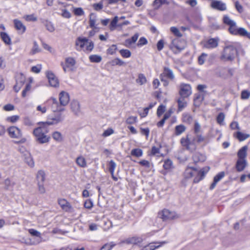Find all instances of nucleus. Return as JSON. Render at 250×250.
I'll return each mask as SVG.
<instances>
[{
  "label": "nucleus",
  "instance_id": "nucleus-1",
  "mask_svg": "<svg viewBox=\"0 0 250 250\" xmlns=\"http://www.w3.org/2000/svg\"><path fill=\"white\" fill-rule=\"evenodd\" d=\"M209 170V167H205L200 170L193 167H188L184 173V178L186 180H188L195 176V177L193 181L194 183H197L204 178L205 174Z\"/></svg>",
  "mask_w": 250,
  "mask_h": 250
},
{
  "label": "nucleus",
  "instance_id": "nucleus-2",
  "mask_svg": "<svg viewBox=\"0 0 250 250\" xmlns=\"http://www.w3.org/2000/svg\"><path fill=\"white\" fill-rule=\"evenodd\" d=\"M44 124V122L38 123L40 126L35 128L33 131L36 141L41 144L48 143L50 139V137L46 135V133H48L49 131L47 128L48 125Z\"/></svg>",
  "mask_w": 250,
  "mask_h": 250
},
{
  "label": "nucleus",
  "instance_id": "nucleus-3",
  "mask_svg": "<svg viewBox=\"0 0 250 250\" xmlns=\"http://www.w3.org/2000/svg\"><path fill=\"white\" fill-rule=\"evenodd\" d=\"M205 138L202 135L201 133L199 134H195V137L192 141H190L188 138V136L187 135L186 137H183L181 138L180 142L182 146L186 148L190 151H193L195 150L196 146L194 143V142L197 143H200L205 141Z\"/></svg>",
  "mask_w": 250,
  "mask_h": 250
},
{
  "label": "nucleus",
  "instance_id": "nucleus-4",
  "mask_svg": "<svg viewBox=\"0 0 250 250\" xmlns=\"http://www.w3.org/2000/svg\"><path fill=\"white\" fill-rule=\"evenodd\" d=\"M7 132L10 138L19 140L16 142V143L23 144L26 142V139L22 137V131L18 127L15 126H10L7 129Z\"/></svg>",
  "mask_w": 250,
  "mask_h": 250
},
{
  "label": "nucleus",
  "instance_id": "nucleus-5",
  "mask_svg": "<svg viewBox=\"0 0 250 250\" xmlns=\"http://www.w3.org/2000/svg\"><path fill=\"white\" fill-rule=\"evenodd\" d=\"M160 78L163 83V85L167 86L169 83L167 79L173 81L175 79V75L172 69L168 67L165 66L163 68L162 73L160 75Z\"/></svg>",
  "mask_w": 250,
  "mask_h": 250
},
{
  "label": "nucleus",
  "instance_id": "nucleus-6",
  "mask_svg": "<svg viewBox=\"0 0 250 250\" xmlns=\"http://www.w3.org/2000/svg\"><path fill=\"white\" fill-rule=\"evenodd\" d=\"M186 45V42L184 40L179 38H175L171 40L169 47L174 53L177 54L184 49Z\"/></svg>",
  "mask_w": 250,
  "mask_h": 250
},
{
  "label": "nucleus",
  "instance_id": "nucleus-7",
  "mask_svg": "<svg viewBox=\"0 0 250 250\" xmlns=\"http://www.w3.org/2000/svg\"><path fill=\"white\" fill-rule=\"evenodd\" d=\"M229 33L233 35H239L242 37H246L250 39V33L248 32L245 28L238 27L236 22L229 26Z\"/></svg>",
  "mask_w": 250,
  "mask_h": 250
},
{
  "label": "nucleus",
  "instance_id": "nucleus-8",
  "mask_svg": "<svg viewBox=\"0 0 250 250\" xmlns=\"http://www.w3.org/2000/svg\"><path fill=\"white\" fill-rule=\"evenodd\" d=\"M237 51L232 45L226 46L221 56V59L225 61H231L234 59Z\"/></svg>",
  "mask_w": 250,
  "mask_h": 250
},
{
  "label": "nucleus",
  "instance_id": "nucleus-9",
  "mask_svg": "<svg viewBox=\"0 0 250 250\" xmlns=\"http://www.w3.org/2000/svg\"><path fill=\"white\" fill-rule=\"evenodd\" d=\"M159 217L164 221L173 220L178 218V215L174 211L167 209H164L158 213Z\"/></svg>",
  "mask_w": 250,
  "mask_h": 250
},
{
  "label": "nucleus",
  "instance_id": "nucleus-10",
  "mask_svg": "<svg viewBox=\"0 0 250 250\" xmlns=\"http://www.w3.org/2000/svg\"><path fill=\"white\" fill-rule=\"evenodd\" d=\"M54 113V115L50 116L49 118V120L44 122V124H47V125L49 126L53 125H57L63 121L64 116L61 113V112H56Z\"/></svg>",
  "mask_w": 250,
  "mask_h": 250
},
{
  "label": "nucleus",
  "instance_id": "nucleus-11",
  "mask_svg": "<svg viewBox=\"0 0 250 250\" xmlns=\"http://www.w3.org/2000/svg\"><path fill=\"white\" fill-rule=\"evenodd\" d=\"M179 93L182 98H187L192 94V89L190 84L182 83L179 85Z\"/></svg>",
  "mask_w": 250,
  "mask_h": 250
},
{
  "label": "nucleus",
  "instance_id": "nucleus-12",
  "mask_svg": "<svg viewBox=\"0 0 250 250\" xmlns=\"http://www.w3.org/2000/svg\"><path fill=\"white\" fill-rule=\"evenodd\" d=\"M48 102L51 104V109L53 112H62L65 110V108L60 103H59L56 99L54 98H51Z\"/></svg>",
  "mask_w": 250,
  "mask_h": 250
},
{
  "label": "nucleus",
  "instance_id": "nucleus-13",
  "mask_svg": "<svg viewBox=\"0 0 250 250\" xmlns=\"http://www.w3.org/2000/svg\"><path fill=\"white\" fill-rule=\"evenodd\" d=\"M59 205L62 209L66 212H71L73 211V208L70 204L65 199H59L58 200Z\"/></svg>",
  "mask_w": 250,
  "mask_h": 250
},
{
  "label": "nucleus",
  "instance_id": "nucleus-14",
  "mask_svg": "<svg viewBox=\"0 0 250 250\" xmlns=\"http://www.w3.org/2000/svg\"><path fill=\"white\" fill-rule=\"evenodd\" d=\"M46 74L50 85L52 87H58L59 82L54 74L51 71H47Z\"/></svg>",
  "mask_w": 250,
  "mask_h": 250
},
{
  "label": "nucleus",
  "instance_id": "nucleus-15",
  "mask_svg": "<svg viewBox=\"0 0 250 250\" xmlns=\"http://www.w3.org/2000/svg\"><path fill=\"white\" fill-rule=\"evenodd\" d=\"M88 39L86 38L78 37L75 41V48L78 51L84 50L86 43H87Z\"/></svg>",
  "mask_w": 250,
  "mask_h": 250
},
{
  "label": "nucleus",
  "instance_id": "nucleus-16",
  "mask_svg": "<svg viewBox=\"0 0 250 250\" xmlns=\"http://www.w3.org/2000/svg\"><path fill=\"white\" fill-rule=\"evenodd\" d=\"M211 6L213 9L223 11L227 9V6L225 3L221 0H212Z\"/></svg>",
  "mask_w": 250,
  "mask_h": 250
},
{
  "label": "nucleus",
  "instance_id": "nucleus-17",
  "mask_svg": "<svg viewBox=\"0 0 250 250\" xmlns=\"http://www.w3.org/2000/svg\"><path fill=\"white\" fill-rule=\"evenodd\" d=\"M69 95L65 91H62L59 94V100L61 105L63 106L66 105L69 101Z\"/></svg>",
  "mask_w": 250,
  "mask_h": 250
},
{
  "label": "nucleus",
  "instance_id": "nucleus-18",
  "mask_svg": "<svg viewBox=\"0 0 250 250\" xmlns=\"http://www.w3.org/2000/svg\"><path fill=\"white\" fill-rule=\"evenodd\" d=\"M70 107L72 111L75 115L79 116L81 114V111L80 109V104L77 101H73L71 103Z\"/></svg>",
  "mask_w": 250,
  "mask_h": 250
},
{
  "label": "nucleus",
  "instance_id": "nucleus-19",
  "mask_svg": "<svg viewBox=\"0 0 250 250\" xmlns=\"http://www.w3.org/2000/svg\"><path fill=\"white\" fill-rule=\"evenodd\" d=\"M14 23L15 28L19 34H22L25 32L26 27L21 21L15 19L14 20Z\"/></svg>",
  "mask_w": 250,
  "mask_h": 250
},
{
  "label": "nucleus",
  "instance_id": "nucleus-20",
  "mask_svg": "<svg viewBox=\"0 0 250 250\" xmlns=\"http://www.w3.org/2000/svg\"><path fill=\"white\" fill-rule=\"evenodd\" d=\"M166 241H162L161 242H155L149 244L148 245L145 246L142 249V250H154L162 246L163 245L166 244Z\"/></svg>",
  "mask_w": 250,
  "mask_h": 250
},
{
  "label": "nucleus",
  "instance_id": "nucleus-21",
  "mask_svg": "<svg viewBox=\"0 0 250 250\" xmlns=\"http://www.w3.org/2000/svg\"><path fill=\"white\" fill-rule=\"evenodd\" d=\"M218 45V41L215 39H210L204 44V47L208 49H212L216 47Z\"/></svg>",
  "mask_w": 250,
  "mask_h": 250
},
{
  "label": "nucleus",
  "instance_id": "nucleus-22",
  "mask_svg": "<svg viewBox=\"0 0 250 250\" xmlns=\"http://www.w3.org/2000/svg\"><path fill=\"white\" fill-rule=\"evenodd\" d=\"M247 166V160H237L236 164V170L238 172L242 171L244 170Z\"/></svg>",
  "mask_w": 250,
  "mask_h": 250
},
{
  "label": "nucleus",
  "instance_id": "nucleus-23",
  "mask_svg": "<svg viewBox=\"0 0 250 250\" xmlns=\"http://www.w3.org/2000/svg\"><path fill=\"white\" fill-rule=\"evenodd\" d=\"M24 161L25 163L31 167H33L35 166V163L31 154L26 151L24 154Z\"/></svg>",
  "mask_w": 250,
  "mask_h": 250
},
{
  "label": "nucleus",
  "instance_id": "nucleus-24",
  "mask_svg": "<svg viewBox=\"0 0 250 250\" xmlns=\"http://www.w3.org/2000/svg\"><path fill=\"white\" fill-rule=\"evenodd\" d=\"M248 149V146H245L239 150L237 153L238 160H246Z\"/></svg>",
  "mask_w": 250,
  "mask_h": 250
},
{
  "label": "nucleus",
  "instance_id": "nucleus-25",
  "mask_svg": "<svg viewBox=\"0 0 250 250\" xmlns=\"http://www.w3.org/2000/svg\"><path fill=\"white\" fill-rule=\"evenodd\" d=\"M143 239L141 237L133 236L125 240L124 241H122V243H126L128 244H137L141 243Z\"/></svg>",
  "mask_w": 250,
  "mask_h": 250
},
{
  "label": "nucleus",
  "instance_id": "nucleus-26",
  "mask_svg": "<svg viewBox=\"0 0 250 250\" xmlns=\"http://www.w3.org/2000/svg\"><path fill=\"white\" fill-rule=\"evenodd\" d=\"M76 163L81 167L85 168L87 167V162L86 159L82 155H80L76 158Z\"/></svg>",
  "mask_w": 250,
  "mask_h": 250
},
{
  "label": "nucleus",
  "instance_id": "nucleus-27",
  "mask_svg": "<svg viewBox=\"0 0 250 250\" xmlns=\"http://www.w3.org/2000/svg\"><path fill=\"white\" fill-rule=\"evenodd\" d=\"M20 77L21 80H19L17 79L16 84L14 86V89L16 92H18L20 90L25 80V77L23 75H21Z\"/></svg>",
  "mask_w": 250,
  "mask_h": 250
},
{
  "label": "nucleus",
  "instance_id": "nucleus-28",
  "mask_svg": "<svg viewBox=\"0 0 250 250\" xmlns=\"http://www.w3.org/2000/svg\"><path fill=\"white\" fill-rule=\"evenodd\" d=\"M45 179V172L42 170H40L36 174L37 183H44Z\"/></svg>",
  "mask_w": 250,
  "mask_h": 250
},
{
  "label": "nucleus",
  "instance_id": "nucleus-29",
  "mask_svg": "<svg viewBox=\"0 0 250 250\" xmlns=\"http://www.w3.org/2000/svg\"><path fill=\"white\" fill-rule=\"evenodd\" d=\"M192 158L195 163L204 162L206 159V157L204 155L198 152L195 153L193 155Z\"/></svg>",
  "mask_w": 250,
  "mask_h": 250
},
{
  "label": "nucleus",
  "instance_id": "nucleus-30",
  "mask_svg": "<svg viewBox=\"0 0 250 250\" xmlns=\"http://www.w3.org/2000/svg\"><path fill=\"white\" fill-rule=\"evenodd\" d=\"M193 121L192 116L189 113H184L182 115V121L183 122L187 124H191Z\"/></svg>",
  "mask_w": 250,
  "mask_h": 250
},
{
  "label": "nucleus",
  "instance_id": "nucleus-31",
  "mask_svg": "<svg viewBox=\"0 0 250 250\" xmlns=\"http://www.w3.org/2000/svg\"><path fill=\"white\" fill-rule=\"evenodd\" d=\"M185 98L180 97L177 101L178 104V110L182 111L187 105V103L185 100Z\"/></svg>",
  "mask_w": 250,
  "mask_h": 250
},
{
  "label": "nucleus",
  "instance_id": "nucleus-32",
  "mask_svg": "<svg viewBox=\"0 0 250 250\" xmlns=\"http://www.w3.org/2000/svg\"><path fill=\"white\" fill-rule=\"evenodd\" d=\"M186 128L185 125H180L176 126L175 128V134L176 135H180L185 131Z\"/></svg>",
  "mask_w": 250,
  "mask_h": 250
},
{
  "label": "nucleus",
  "instance_id": "nucleus-33",
  "mask_svg": "<svg viewBox=\"0 0 250 250\" xmlns=\"http://www.w3.org/2000/svg\"><path fill=\"white\" fill-rule=\"evenodd\" d=\"M112 66L119 65L122 66L125 64V62L119 58H115L109 62Z\"/></svg>",
  "mask_w": 250,
  "mask_h": 250
},
{
  "label": "nucleus",
  "instance_id": "nucleus-34",
  "mask_svg": "<svg viewBox=\"0 0 250 250\" xmlns=\"http://www.w3.org/2000/svg\"><path fill=\"white\" fill-rule=\"evenodd\" d=\"M89 59L91 62L99 63L102 61V58L98 55H91L89 56Z\"/></svg>",
  "mask_w": 250,
  "mask_h": 250
},
{
  "label": "nucleus",
  "instance_id": "nucleus-35",
  "mask_svg": "<svg viewBox=\"0 0 250 250\" xmlns=\"http://www.w3.org/2000/svg\"><path fill=\"white\" fill-rule=\"evenodd\" d=\"M146 79L143 74H139L138 78L136 79V82L140 85H143L146 83Z\"/></svg>",
  "mask_w": 250,
  "mask_h": 250
},
{
  "label": "nucleus",
  "instance_id": "nucleus-36",
  "mask_svg": "<svg viewBox=\"0 0 250 250\" xmlns=\"http://www.w3.org/2000/svg\"><path fill=\"white\" fill-rule=\"evenodd\" d=\"M250 137L249 134H244L241 132H237L236 133V137L240 141H243Z\"/></svg>",
  "mask_w": 250,
  "mask_h": 250
},
{
  "label": "nucleus",
  "instance_id": "nucleus-37",
  "mask_svg": "<svg viewBox=\"0 0 250 250\" xmlns=\"http://www.w3.org/2000/svg\"><path fill=\"white\" fill-rule=\"evenodd\" d=\"M131 155L136 157H140L143 155V151L140 148L133 149L131 151Z\"/></svg>",
  "mask_w": 250,
  "mask_h": 250
},
{
  "label": "nucleus",
  "instance_id": "nucleus-38",
  "mask_svg": "<svg viewBox=\"0 0 250 250\" xmlns=\"http://www.w3.org/2000/svg\"><path fill=\"white\" fill-rule=\"evenodd\" d=\"M2 41L7 44H11V39L9 36L5 32H1L0 34Z\"/></svg>",
  "mask_w": 250,
  "mask_h": 250
},
{
  "label": "nucleus",
  "instance_id": "nucleus-39",
  "mask_svg": "<svg viewBox=\"0 0 250 250\" xmlns=\"http://www.w3.org/2000/svg\"><path fill=\"white\" fill-rule=\"evenodd\" d=\"M53 138L57 142H61L62 140V136L61 132L55 131L52 134Z\"/></svg>",
  "mask_w": 250,
  "mask_h": 250
},
{
  "label": "nucleus",
  "instance_id": "nucleus-40",
  "mask_svg": "<svg viewBox=\"0 0 250 250\" xmlns=\"http://www.w3.org/2000/svg\"><path fill=\"white\" fill-rule=\"evenodd\" d=\"M193 131L194 134H199L202 132L201 126L200 124L196 121L194 122Z\"/></svg>",
  "mask_w": 250,
  "mask_h": 250
},
{
  "label": "nucleus",
  "instance_id": "nucleus-41",
  "mask_svg": "<svg viewBox=\"0 0 250 250\" xmlns=\"http://www.w3.org/2000/svg\"><path fill=\"white\" fill-rule=\"evenodd\" d=\"M138 38V34H135L134 35L131 39H128L125 40V43L126 45H130L133 43H134L136 42Z\"/></svg>",
  "mask_w": 250,
  "mask_h": 250
},
{
  "label": "nucleus",
  "instance_id": "nucleus-42",
  "mask_svg": "<svg viewBox=\"0 0 250 250\" xmlns=\"http://www.w3.org/2000/svg\"><path fill=\"white\" fill-rule=\"evenodd\" d=\"M117 50V47L116 45L113 44L111 45L106 50V53L109 55H114L116 53Z\"/></svg>",
  "mask_w": 250,
  "mask_h": 250
},
{
  "label": "nucleus",
  "instance_id": "nucleus-43",
  "mask_svg": "<svg viewBox=\"0 0 250 250\" xmlns=\"http://www.w3.org/2000/svg\"><path fill=\"white\" fill-rule=\"evenodd\" d=\"M115 244L113 242L104 244L100 249V250H111L115 246Z\"/></svg>",
  "mask_w": 250,
  "mask_h": 250
},
{
  "label": "nucleus",
  "instance_id": "nucleus-44",
  "mask_svg": "<svg viewBox=\"0 0 250 250\" xmlns=\"http://www.w3.org/2000/svg\"><path fill=\"white\" fill-rule=\"evenodd\" d=\"M118 21V17L117 16H115L111 21L109 25V29L111 31H113L115 29L116 27L117 26V23Z\"/></svg>",
  "mask_w": 250,
  "mask_h": 250
},
{
  "label": "nucleus",
  "instance_id": "nucleus-45",
  "mask_svg": "<svg viewBox=\"0 0 250 250\" xmlns=\"http://www.w3.org/2000/svg\"><path fill=\"white\" fill-rule=\"evenodd\" d=\"M116 165L115 163L113 161L111 160L109 163V171L110 172L112 176H113L114 173V170L115 169Z\"/></svg>",
  "mask_w": 250,
  "mask_h": 250
},
{
  "label": "nucleus",
  "instance_id": "nucleus-46",
  "mask_svg": "<svg viewBox=\"0 0 250 250\" xmlns=\"http://www.w3.org/2000/svg\"><path fill=\"white\" fill-rule=\"evenodd\" d=\"M45 26L46 29L50 32H53L55 30V27L53 23L49 21H46L45 22Z\"/></svg>",
  "mask_w": 250,
  "mask_h": 250
},
{
  "label": "nucleus",
  "instance_id": "nucleus-47",
  "mask_svg": "<svg viewBox=\"0 0 250 250\" xmlns=\"http://www.w3.org/2000/svg\"><path fill=\"white\" fill-rule=\"evenodd\" d=\"M65 63L67 67H70L74 66L76 62L73 58H67L65 59Z\"/></svg>",
  "mask_w": 250,
  "mask_h": 250
},
{
  "label": "nucleus",
  "instance_id": "nucleus-48",
  "mask_svg": "<svg viewBox=\"0 0 250 250\" xmlns=\"http://www.w3.org/2000/svg\"><path fill=\"white\" fill-rule=\"evenodd\" d=\"M225 114L223 113H222V112L220 113L218 115L217 118H216L217 123L219 124L220 125H223V122L225 119Z\"/></svg>",
  "mask_w": 250,
  "mask_h": 250
},
{
  "label": "nucleus",
  "instance_id": "nucleus-49",
  "mask_svg": "<svg viewBox=\"0 0 250 250\" xmlns=\"http://www.w3.org/2000/svg\"><path fill=\"white\" fill-rule=\"evenodd\" d=\"M120 53L124 58H129L131 56V52L127 49H121L120 50Z\"/></svg>",
  "mask_w": 250,
  "mask_h": 250
},
{
  "label": "nucleus",
  "instance_id": "nucleus-50",
  "mask_svg": "<svg viewBox=\"0 0 250 250\" xmlns=\"http://www.w3.org/2000/svg\"><path fill=\"white\" fill-rule=\"evenodd\" d=\"M207 54L203 53L199 57L198 59V62L199 64L202 65L204 63L206 59V58L207 57Z\"/></svg>",
  "mask_w": 250,
  "mask_h": 250
},
{
  "label": "nucleus",
  "instance_id": "nucleus-51",
  "mask_svg": "<svg viewBox=\"0 0 250 250\" xmlns=\"http://www.w3.org/2000/svg\"><path fill=\"white\" fill-rule=\"evenodd\" d=\"M223 22L226 24H227L229 26H230V25L233 24L235 22L232 20H231L229 17L228 16H224L223 17Z\"/></svg>",
  "mask_w": 250,
  "mask_h": 250
},
{
  "label": "nucleus",
  "instance_id": "nucleus-52",
  "mask_svg": "<svg viewBox=\"0 0 250 250\" xmlns=\"http://www.w3.org/2000/svg\"><path fill=\"white\" fill-rule=\"evenodd\" d=\"M20 119V116L18 115H13L12 116L8 117L6 118V121L7 122L14 123L17 122Z\"/></svg>",
  "mask_w": 250,
  "mask_h": 250
},
{
  "label": "nucleus",
  "instance_id": "nucleus-53",
  "mask_svg": "<svg viewBox=\"0 0 250 250\" xmlns=\"http://www.w3.org/2000/svg\"><path fill=\"white\" fill-rule=\"evenodd\" d=\"M166 0H155L153 5L155 9H158L165 2Z\"/></svg>",
  "mask_w": 250,
  "mask_h": 250
},
{
  "label": "nucleus",
  "instance_id": "nucleus-54",
  "mask_svg": "<svg viewBox=\"0 0 250 250\" xmlns=\"http://www.w3.org/2000/svg\"><path fill=\"white\" fill-rule=\"evenodd\" d=\"M85 45H86L85 48V49L83 50L84 51H87L88 52H89L91 51L94 48V43L92 42H88V41L87 43H86Z\"/></svg>",
  "mask_w": 250,
  "mask_h": 250
},
{
  "label": "nucleus",
  "instance_id": "nucleus-55",
  "mask_svg": "<svg viewBox=\"0 0 250 250\" xmlns=\"http://www.w3.org/2000/svg\"><path fill=\"white\" fill-rule=\"evenodd\" d=\"M172 162L170 160L167 159L164 162L163 167L165 169H169L172 167Z\"/></svg>",
  "mask_w": 250,
  "mask_h": 250
},
{
  "label": "nucleus",
  "instance_id": "nucleus-56",
  "mask_svg": "<svg viewBox=\"0 0 250 250\" xmlns=\"http://www.w3.org/2000/svg\"><path fill=\"white\" fill-rule=\"evenodd\" d=\"M40 51V49L37 42H34L33 43V46L31 50V53L32 54H35L37 53Z\"/></svg>",
  "mask_w": 250,
  "mask_h": 250
},
{
  "label": "nucleus",
  "instance_id": "nucleus-57",
  "mask_svg": "<svg viewBox=\"0 0 250 250\" xmlns=\"http://www.w3.org/2000/svg\"><path fill=\"white\" fill-rule=\"evenodd\" d=\"M38 190L41 194H44L45 191V188L44 186V183H37Z\"/></svg>",
  "mask_w": 250,
  "mask_h": 250
},
{
  "label": "nucleus",
  "instance_id": "nucleus-58",
  "mask_svg": "<svg viewBox=\"0 0 250 250\" xmlns=\"http://www.w3.org/2000/svg\"><path fill=\"white\" fill-rule=\"evenodd\" d=\"M24 19L28 21H35L37 20V17L33 14L26 15L24 16Z\"/></svg>",
  "mask_w": 250,
  "mask_h": 250
},
{
  "label": "nucleus",
  "instance_id": "nucleus-59",
  "mask_svg": "<svg viewBox=\"0 0 250 250\" xmlns=\"http://www.w3.org/2000/svg\"><path fill=\"white\" fill-rule=\"evenodd\" d=\"M137 117L136 116H130L126 120L127 124H133L137 122Z\"/></svg>",
  "mask_w": 250,
  "mask_h": 250
},
{
  "label": "nucleus",
  "instance_id": "nucleus-60",
  "mask_svg": "<svg viewBox=\"0 0 250 250\" xmlns=\"http://www.w3.org/2000/svg\"><path fill=\"white\" fill-rule=\"evenodd\" d=\"M250 97V92L248 90H243L241 92V98L243 100L248 99Z\"/></svg>",
  "mask_w": 250,
  "mask_h": 250
},
{
  "label": "nucleus",
  "instance_id": "nucleus-61",
  "mask_svg": "<svg viewBox=\"0 0 250 250\" xmlns=\"http://www.w3.org/2000/svg\"><path fill=\"white\" fill-rule=\"evenodd\" d=\"M225 176V172L222 171L218 173L214 177L213 180L215 182H218Z\"/></svg>",
  "mask_w": 250,
  "mask_h": 250
},
{
  "label": "nucleus",
  "instance_id": "nucleus-62",
  "mask_svg": "<svg viewBox=\"0 0 250 250\" xmlns=\"http://www.w3.org/2000/svg\"><path fill=\"white\" fill-rule=\"evenodd\" d=\"M166 109V106L163 105H160L157 111V114L158 117H160L165 112Z\"/></svg>",
  "mask_w": 250,
  "mask_h": 250
},
{
  "label": "nucleus",
  "instance_id": "nucleus-63",
  "mask_svg": "<svg viewBox=\"0 0 250 250\" xmlns=\"http://www.w3.org/2000/svg\"><path fill=\"white\" fill-rule=\"evenodd\" d=\"M171 32L177 37H182V34L180 33L179 29L176 27H171L170 28Z\"/></svg>",
  "mask_w": 250,
  "mask_h": 250
},
{
  "label": "nucleus",
  "instance_id": "nucleus-64",
  "mask_svg": "<svg viewBox=\"0 0 250 250\" xmlns=\"http://www.w3.org/2000/svg\"><path fill=\"white\" fill-rule=\"evenodd\" d=\"M92 6L95 10L98 11L103 8V3L101 1L97 3H94Z\"/></svg>",
  "mask_w": 250,
  "mask_h": 250
}]
</instances>
